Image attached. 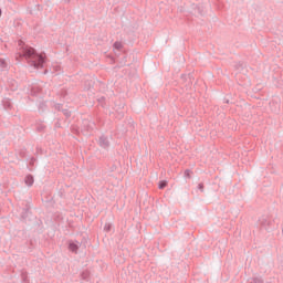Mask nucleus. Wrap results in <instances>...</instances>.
<instances>
[{"mask_svg": "<svg viewBox=\"0 0 283 283\" xmlns=\"http://www.w3.org/2000/svg\"><path fill=\"white\" fill-rule=\"evenodd\" d=\"M43 63H45V57L43 55H39L33 60L34 67H43Z\"/></svg>", "mask_w": 283, "mask_h": 283, "instance_id": "f257e3e1", "label": "nucleus"}, {"mask_svg": "<svg viewBox=\"0 0 283 283\" xmlns=\"http://www.w3.org/2000/svg\"><path fill=\"white\" fill-rule=\"evenodd\" d=\"M24 56H27V59H32V61H34V59L38 56V54L34 53V49L27 48L24 50Z\"/></svg>", "mask_w": 283, "mask_h": 283, "instance_id": "f03ea898", "label": "nucleus"}, {"mask_svg": "<svg viewBox=\"0 0 283 283\" xmlns=\"http://www.w3.org/2000/svg\"><path fill=\"white\" fill-rule=\"evenodd\" d=\"M69 249L70 251H72L73 253H76V251H78V244L74 243V242H70L69 243Z\"/></svg>", "mask_w": 283, "mask_h": 283, "instance_id": "7ed1b4c3", "label": "nucleus"}, {"mask_svg": "<svg viewBox=\"0 0 283 283\" xmlns=\"http://www.w3.org/2000/svg\"><path fill=\"white\" fill-rule=\"evenodd\" d=\"M25 184H27L29 187H31V185L34 184V178H33L32 176H28V177L25 178Z\"/></svg>", "mask_w": 283, "mask_h": 283, "instance_id": "20e7f679", "label": "nucleus"}, {"mask_svg": "<svg viewBox=\"0 0 283 283\" xmlns=\"http://www.w3.org/2000/svg\"><path fill=\"white\" fill-rule=\"evenodd\" d=\"M165 187H167V181L166 180L159 181V189H165Z\"/></svg>", "mask_w": 283, "mask_h": 283, "instance_id": "39448f33", "label": "nucleus"}, {"mask_svg": "<svg viewBox=\"0 0 283 283\" xmlns=\"http://www.w3.org/2000/svg\"><path fill=\"white\" fill-rule=\"evenodd\" d=\"M114 48H116L117 50H120L122 44H120V43H118V42H116V43L114 44Z\"/></svg>", "mask_w": 283, "mask_h": 283, "instance_id": "423d86ee", "label": "nucleus"}]
</instances>
